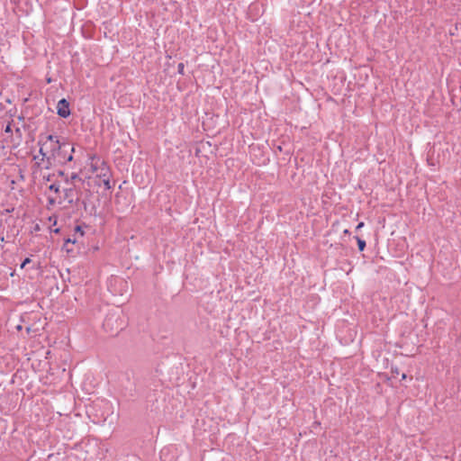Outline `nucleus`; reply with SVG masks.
<instances>
[{"label":"nucleus","instance_id":"8","mask_svg":"<svg viewBox=\"0 0 461 461\" xmlns=\"http://www.w3.org/2000/svg\"><path fill=\"white\" fill-rule=\"evenodd\" d=\"M31 262V259L29 258H26L24 261L21 265V268H23L27 264Z\"/></svg>","mask_w":461,"mask_h":461},{"label":"nucleus","instance_id":"11","mask_svg":"<svg viewBox=\"0 0 461 461\" xmlns=\"http://www.w3.org/2000/svg\"><path fill=\"white\" fill-rule=\"evenodd\" d=\"M363 227H364V222H363V221H361V222H359V223L357 224V228H356V229H357V230H360V229H361V228H363Z\"/></svg>","mask_w":461,"mask_h":461},{"label":"nucleus","instance_id":"16","mask_svg":"<svg viewBox=\"0 0 461 461\" xmlns=\"http://www.w3.org/2000/svg\"><path fill=\"white\" fill-rule=\"evenodd\" d=\"M27 332H31V328H27Z\"/></svg>","mask_w":461,"mask_h":461},{"label":"nucleus","instance_id":"5","mask_svg":"<svg viewBox=\"0 0 461 461\" xmlns=\"http://www.w3.org/2000/svg\"><path fill=\"white\" fill-rule=\"evenodd\" d=\"M100 179H102V182L104 185L105 186V189L109 190L112 188L111 183H110V172L105 174V176H100Z\"/></svg>","mask_w":461,"mask_h":461},{"label":"nucleus","instance_id":"7","mask_svg":"<svg viewBox=\"0 0 461 461\" xmlns=\"http://www.w3.org/2000/svg\"><path fill=\"white\" fill-rule=\"evenodd\" d=\"M177 70H178V73L180 75H184L185 74V65H184V63H179L178 64Z\"/></svg>","mask_w":461,"mask_h":461},{"label":"nucleus","instance_id":"2","mask_svg":"<svg viewBox=\"0 0 461 461\" xmlns=\"http://www.w3.org/2000/svg\"><path fill=\"white\" fill-rule=\"evenodd\" d=\"M90 167L92 172L97 176H105V174L110 172V168L107 164L98 157L91 158Z\"/></svg>","mask_w":461,"mask_h":461},{"label":"nucleus","instance_id":"13","mask_svg":"<svg viewBox=\"0 0 461 461\" xmlns=\"http://www.w3.org/2000/svg\"><path fill=\"white\" fill-rule=\"evenodd\" d=\"M344 234H348L349 233V230L348 229L344 230H343Z\"/></svg>","mask_w":461,"mask_h":461},{"label":"nucleus","instance_id":"12","mask_svg":"<svg viewBox=\"0 0 461 461\" xmlns=\"http://www.w3.org/2000/svg\"><path fill=\"white\" fill-rule=\"evenodd\" d=\"M60 156H67L66 153H65L64 149H60Z\"/></svg>","mask_w":461,"mask_h":461},{"label":"nucleus","instance_id":"17","mask_svg":"<svg viewBox=\"0 0 461 461\" xmlns=\"http://www.w3.org/2000/svg\"><path fill=\"white\" fill-rule=\"evenodd\" d=\"M17 329H18V330H21V329H22V326H21V325L17 326Z\"/></svg>","mask_w":461,"mask_h":461},{"label":"nucleus","instance_id":"1","mask_svg":"<svg viewBox=\"0 0 461 461\" xmlns=\"http://www.w3.org/2000/svg\"><path fill=\"white\" fill-rule=\"evenodd\" d=\"M40 145V156H35L34 159L37 160L39 166H45L49 158L55 157L53 155L54 149L59 148H66L65 144L59 142V140L53 135L41 136L39 140Z\"/></svg>","mask_w":461,"mask_h":461},{"label":"nucleus","instance_id":"10","mask_svg":"<svg viewBox=\"0 0 461 461\" xmlns=\"http://www.w3.org/2000/svg\"><path fill=\"white\" fill-rule=\"evenodd\" d=\"M75 230H76L77 232H79L81 236H83V235H84V232H83V230H82V229H81V227H80V226H77V227H76V229H75Z\"/></svg>","mask_w":461,"mask_h":461},{"label":"nucleus","instance_id":"4","mask_svg":"<svg viewBox=\"0 0 461 461\" xmlns=\"http://www.w3.org/2000/svg\"><path fill=\"white\" fill-rule=\"evenodd\" d=\"M58 114L63 118H67L70 114L69 104L66 99H61L57 104Z\"/></svg>","mask_w":461,"mask_h":461},{"label":"nucleus","instance_id":"9","mask_svg":"<svg viewBox=\"0 0 461 461\" xmlns=\"http://www.w3.org/2000/svg\"><path fill=\"white\" fill-rule=\"evenodd\" d=\"M50 189L51 191H54L55 193L59 192V187H58V186H56L55 185H50Z\"/></svg>","mask_w":461,"mask_h":461},{"label":"nucleus","instance_id":"6","mask_svg":"<svg viewBox=\"0 0 461 461\" xmlns=\"http://www.w3.org/2000/svg\"><path fill=\"white\" fill-rule=\"evenodd\" d=\"M356 240L357 241L358 249L363 251L366 248V241L358 237H356Z\"/></svg>","mask_w":461,"mask_h":461},{"label":"nucleus","instance_id":"14","mask_svg":"<svg viewBox=\"0 0 461 461\" xmlns=\"http://www.w3.org/2000/svg\"><path fill=\"white\" fill-rule=\"evenodd\" d=\"M406 377H407V376H406V374H402V380L406 379Z\"/></svg>","mask_w":461,"mask_h":461},{"label":"nucleus","instance_id":"3","mask_svg":"<svg viewBox=\"0 0 461 461\" xmlns=\"http://www.w3.org/2000/svg\"><path fill=\"white\" fill-rule=\"evenodd\" d=\"M62 148H59V149H54V152H53V155L55 157L53 158H49L48 161L45 163V166L44 167L45 168H49L50 167H52L53 165H56V164H65L68 161H71L73 159V156L70 154L68 156H60V149Z\"/></svg>","mask_w":461,"mask_h":461},{"label":"nucleus","instance_id":"15","mask_svg":"<svg viewBox=\"0 0 461 461\" xmlns=\"http://www.w3.org/2000/svg\"><path fill=\"white\" fill-rule=\"evenodd\" d=\"M67 242H72V240L68 239ZM73 242H75V240H73Z\"/></svg>","mask_w":461,"mask_h":461}]
</instances>
